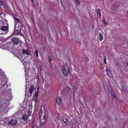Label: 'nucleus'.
<instances>
[{
  "label": "nucleus",
  "mask_w": 128,
  "mask_h": 128,
  "mask_svg": "<svg viewBox=\"0 0 128 128\" xmlns=\"http://www.w3.org/2000/svg\"><path fill=\"white\" fill-rule=\"evenodd\" d=\"M8 32V27L7 26H0V34H7Z\"/></svg>",
  "instance_id": "obj_1"
},
{
  "label": "nucleus",
  "mask_w": 128,
  "mask_h": 128,
  "mask_svg": "<svg viewBox=\"0 0 128 128\" xmlns=\"http://www.w3.org/2000/svg\"><path fill=\"white\" fill-rule=\"evenodd\" d=\"M69 71V68L67 64H64L62 69V72L63 74L66 76L68 74Z\"/></svg>",
  "instance_id": "obj_2"
},
{
  "label": "nucleus",
  "mask_w": 128,
  "mask_h": 128,
  "mask_svg": "<svg viewBox=\"0 0 128 128\" xmlns=\"http://www.w3.org/2000/svg\"><path fill=\"white\" fill-rule=\"evenodd\" d=\"M22 52L23 54L27 55V56L26 57V58L29 56L30 58L32 59V57L33 56L32 54H30V53L28 50H23Z\"/></svg>",
  "instance_id": "obj_3"
},
{
  "label": "nucleus",
  "mask_w": 128,
  "mask_h": 128,
  "mask_svg": "<svg viewBox=\"0 0 128 128\" xmlns=\"http://www.w3.org/2000/svg\"><path fill=\"white\" fill-rule=\"evenodd\" d=\"M17 120L16 119L12 120L8 122V124L12 126L16 125L17 123Z\"/></svg>",
  "instance_id": "obj_4"
},
{
  "label": "nucleus",
  "mask_w": 128,
  "mask_h": 128,
  "mask_svg": "<svg viewBox=\"0 0 128 128\" xmlns=\"http://www.w3.org/2000/svg\"><path fill=\"white\" fill-rule=\"evenodd\" d=\"M11 40L14 44L18 45L19 44V41L16 38H12Z\"/></svg>",
  "instance_id": "obj_5"
},
{
  "label": "nucleus",
  "mask_w": 128,
  "mask_h": 128,
  "mask_svg": "<svg viewBox=\"0 0 128 128\" xmlns=\"http://www.w3.org/2000/svg\"><path fill=\"white\" fill-rule=\"evenodd\" d=\"M106 74L109 77H111L112 76V74L111 71L109 68H107L106 70Z\"/></svg>",
  "instance_id": "obj_6"
},
{
  "label": "nucleus",
  "mask_w": 128,
  "mask_h": 128,
  "mask_svg": "<svg viewBox=\"0 0 128 128\" xmlns=\"http://www.w3.org/2000/svg\"><path fill=\"white\" fill-rule=\"evenodd\" d=\"M56 98L57 104L59 105H60L62 102V100L60 97V96H56Z\"/></svg>",
  "instance_id": "obj_7"
},
{
  "label": "nucleus",
  "mask_w": 128,
  "mask_h": 128,
  "mask_svg": "<svg viewBox=\"0 0 128 128\" xmlns=\"http://www.w3.org/2000/svg\"><path fill=\"white\" fill-rule=\"evenodd\" d=\"M108 92L110 93L111 95L115 99H116V96L114 93V92L112 91L111 90H108Z\"/></svg>",
  "instance_id": "obj_8"
},
{
  "label": "nucleus",
  "mask_w": 128,
  "mask_h": 128,
  "mask_svg": "<svg viewBox=\"0 0 128 128\" xmlns=\"http://www.w3.org/2000/svg\"><path fill=\"white\" fill-rule=\"evenodd\" d=\"M62 120L64 123L65 124H68V119L67 117L64 116L62 118Z\"/></svg>",
  "instance_id": "obj_9"
},
{
  "label": "nucleus",
  "mask_w": 128,
  "mask_h": 128,
  "mask_svg": "<svg viewBox=\"0 0 128 128\" xmlns=\"http://www.w3.org/2000/svg\"><path fill=\"white\" fill-rule=\"evenodd\" d=\"M34 90V86H30V89L29 90V92L30 94L31 95H32V92Z\"/></svg>",
  "instance_id": "obj_10"
},
{
  "label": "nucleus",
  "mask_w": 128,
  "mask_h": 128,
  "mask_svg": "<svg viewBox=\"0 0 128 128\" xmlns=\"http://www.w3.org/2000/svg\"><path fill=\"white\" fill-rule=\"evenodd\" d=\"M28 116H28L27 114H24L22 116V119L24 121L26 120H27Z\"/></svg>",
  "instance_id": "obj_11"
},
{
  "label": "nucleus",
  "mask_w": 128,
  "mask_h": 128,
  "mask_svg": "<svg viewBox=\"0 0 128 128\" xmlns=\"http://www.w3.org/2000/svg\"><path fill=\"white\" fill-rule=\"evenodd\" d=\"M18 58L20 59L21 61H23L24 59L26 58L25 57H24L23 56L19 55L18 56Z\"/></svg>",
  "instance_id": "obj_12"
},
{
  "label": "nucleus",
  "mask_w": 128,
  "mask_h": 128,
  "mask_svg": "<svg viewBox=\"0 0 128 128\" xmlns=\"http://www.w3.org/2000/svg\"><path fill=\"white\" fill-rule=\"evenodd\" d=\"M45 120H42V119L40 120V126H44L45 124Z\"/></svg>",
  "instance_id": "obj_13"
},
{
  "label": "nucleus",
  "mask_w": 128,
  "mask_h": 128,
  "mask_svg": "<svg viewBox=\"0 0 128 128\" xmlns=\"http://www.w3.org/2000/svg\"><path fill=\"white\" fill-rule=\"evenodd\" d=\"M96 12L98 15L100 17H101V13L100 11V9L99 8H98L96 10Z\"/></svg>",
  "instance_id": "obj_14"
},
{
  "label": "nucleus",
  "mask_w": 128,
  "mask_h": 128,
  "mask_svg": "<svg viewBox=\"0 0 128 128\" xmlns=\"http://www.w3.org/2000/svg\"><path fill=\"white\" fill-rule=\"evenodd\" d=\"M99 36L100 41H101L103 39V36L102 34H99Z\"/></svg>",
  "instance_id": "obj_15"
},
{
  "label": "nucleus",
  "mask_w": 128,
  "mask_h": 128,
  "mask_svg": "<svg viewBox=\"0 0 128 128\" xmlns=\"http://www.w3.org/2000/svg\"><path fill=\"white\" fill-rule=\"evenodd\" d=\"M0 80H1V81H2L1 83V84H2V81H4V79L3 78V76L0 75Z\"/></svg>",
  "instance_id": "obj_16"
},
{
  "label": "nucleus",
  "mask_w": 128,
  "mask_h": 128,
  "mask_svg": "<svg viewBox=\"0 0 128 128\" xmlns=\"http://www.w3.org/2000/svg\"><path fill=\"white\" fill-rule=\"evenodd\" d=\"M42 108H43L44 109V106L42 107H41V110H40V113H39V114H42V113H43V110H42Z\"/></svg>",
  "instance_id": "obj_17"
},
{
  "label": "nucleus",
  "mask_w": 128,
  "mask_h": 128,
  "mask_svg": "<svg viewBox=\"0 0 128 128\" xmlns=\"http://www.w3.org/2000/svg\"><path fill=\"white\" fill-rule=\"evenodd\" d=\"M75 2L77 3L78 5H80V3L79 0H75Z\"/></svg>",
  "instance_id": "obj_18"
},
{
  "label": "nucleus",
  "mask_w": 128,
  "mask_h": 128,
  "mask_svg": "<svg viewBox=\"0 0 128 128\" xmlns=\"http://www.w3.org/2000/svg\"><path fill=\"white\" fill-rule=\"evenodd\" d=\"M35 54L36 55V56H37L38 57V51L37 50H36L35 51Z\"/></svg>",
  "instance_id": "obj_19"
},
{
  "label": "nucleus",
  "mask_w": 128,
  "mask_h": 128,
  "mask_svg": "<svg viewBox=\"0 0 128 128\" xmlns=\"http://www.w3.org/2000/svg\"><path fill=\"white\" fill-rule=\"evenodd\" d=\"M14 18L19 23L20 22V20L19 18H17L16 17H14Z\"/></svg>",
  "instance_id": "obj_20"
},
{
  "label": "nucleus",
  "mask_w": 128,
  "mask_h": 128,
  "mask_svg": "<svg viewBox=\"0 0 128 128\" xmlns=\"http://www.w3.org/2000/svg\"><path fill=\"white\" fill-rule=\"evenodd\" d=\"M107 88L109 90H111V87L110 86H107Z\"/></svg>",
  "instance_id": "obj_21"
},
{
  "label": "nucleus",
  "mask_w": 128,
  "mask_h": 128,
  "mask_svg": "<svg viewBox=\"0 0 128 128\" xmlns=\"http://www.w3.org/2000/svg\"><path fill=\"white\" fill-rule=\"evenodd\" d=\"M122 90H124L125 89V86L124 85H123L122 86Z\"/></svg>",
  "instance_id": "obj_22"
},
{
  "label": "nucleus",
  "mask_w": 128,
  "mask_h": 128,
  "mask_svg": "<svg viewBox=\"0 0 128 128\" xmlns=\"http://www.w3.org/2000/svg\"><path fill=\"white\" fill-rule=\"evenodd\" d=\"M15 32L16 34H18L20 32L19 30H16Z\"/></svg>",
  "instance_id": "obj_23"
},
{
  "label": "nucleus",
  "mask_w": 128,
  "mask_h": 128,
  "mask_svg": "<svg viewBox=\"0 0 128 128\" xmlns=\"http://www.w3.org/2000/svg\"><path fill=\"white\" fill-rule=\"evenodd\" d=\"M3 5V3L2 1L1 0H0V6H2Z\"/></svg>",
  "instance_id": "obj_24"
},
{
  "label": "nucleus",
  "mask_w": 128,
  "mask_h": 128,
  "mask_svg": "<svg viewBox=\"0 0 128 128\" xmlns=\"http://www.w3.org/2000/svg\"><path fill=\"white\" fill-rule=\"evenodd\" d=\"M37 98L36 97H35L34 98V102H36L37 100Z\"/></svg>",
  "instance_id": "obj_25"
},
{
  "label": "nucleus",
  "mask_w": 128,
  "mask_h": 128,
  "mask_svg": "<svg viewBox=\"0 0 128 128\" xmlns=\"http://www.w3.org/2000/svg\"><path fill=\"white\" fill-rule=\"evenodd\" d=\"M38 91H37L36 92V94L35 95V96H38Z\"/></svg>",
  "instance_id": "obj_26"
},
{
  "label": "nucleus",
  "mask_w": 128,
  "mask_h": 128,
  "mask_svg": "<svg viewBox=\"0 0 128 128\" xmlns=\"http://www.w3.org/2000/svg\"><path fill=\"white\" fill-rule=\"evenodd\" d=\"M85 60H86V62H88V57H86L85 58Z\"/></svg>",
  "instance_id": "obj_27"
},
{
  "label": "nucleus",
  "mask_w": 128,
  "mask_h": 128,
  "mask_svg": "<svg viewBox=\"0 0 128 128\" xmlns=\"http://www.w3.org/2000/svg\"><path fill=\"white\" fill-rule=\"evenodd\" d=\"M42 118L43 119V120H45L46 118V116H44Z\"/></svg>",
  "instance_id": "obj_28"
},
{
  "label": "nucleus",
  "mask_w": 128,
  "mask_h": 128,
  "mask_svg": "<svg viewBox=\"0 0 128 128\" xmlns=\"http://www.w3.org/2000/svg\"><path fill=\"white\" fill-rule=\"evenodd\" d=\"M106 57L105 56H104V61H106Z\"/></svg>",
  "instance_id": "obj_29"
},
{
  "label": "nucleus",
  "mask_w": 128,
  "mask_h": 128,
  "mask_svg": "<svg viewBox=\"0 0 128 128\" xmlns=\"http://www.w3.org/2000/svg\"><path fill=\"white\" fill-rule=\"evenodd\" d=\"M31 113V112L30 111H29L28 112V115H30V114Z\"/></svg>",
  "instance_id": "obj_30"
},
{
  "label": "nucleus",
  "mask_w": 128,
  "mask_h": 128,
  "mask_svg": "<svg viewBox=\"0 0 128 128\" xmlns=\"http://www.w3.org/2000/svg\"><path fill=\"white\" fill-rule=\"evenodd\" d=\"M104 24H107V23H106V21H104Z\"/></svg>",
  "instance_id": "obj_31"
},
{
  "label": "nucleus",
  "mask_w": 128,
  "mask_h": 128,
  "mask_svg": "<svg viewBox=\"0 0 128 128\" xmlns=\"http://www.w3.org/2000/svg\"><path fill=\"white\" fill-rule=\"evenodd\" d=\"M39 86H38V88H37V91H38V90H39Z\"/></svg>",
  "instance_id": "obj_32"
},
{
  "label": "nucleus",
  "mask_w": 128,
  "mask_h": 128,
  "mask_svg": "<svg viewBox=\"0 0 128 128\" xmlns=\"http://www.w3.org/2000/svg\"><path fill=\"white\" fill-rule=\"evenodd\" d=\"M127 66H128V61H127Z\"/></svg>",
  "instance_id": "obj_33"
},
{
  "label": "nucleus",
  "mask_w": 128,
  "mask_h": 128,
  "mask_svg": "<svg viewBox=\"0 0 128 128\" xmlns=\"http://www.w3.org/2000/svg\"><path fill=\"white\" fill-rule=\"evenodd\" d=\"M26 121V124L28 123V120H27Z\"/></svg>",
  "instance_id": "obj_34"
},
{
  "label": "nucleus",
  "mask_w": 128,
  "mask_h": 128,
  "mask_svg": "<svg viewBox=\"0 0 128 128\" xmlns=\"http://www.w3.org/2000/svg\"><path fill=\"white\" fill-rule=\"evenodd\" d=\"M32 2V3H33V2H34V0H31Z\"/></svg>",
  "instance_id": "obj_35"
},
{
  "label": "nucleus",
  "mask_w": 128,
  "mask_h": 128,
  "mask_svg": "<svg viewBox=\"0 0 128 128\" xmlns=\"http://www.w3.org/2000/svg\"><path fill=\"white\" fill-rule=\"evenodd\" d=\"M104 63H105V64H106V61H104Z\"/></svg>",
  "instance_id": "obj_36"
},
{
  "label": "nucleus",
  "mask_w": 128,
  "mask_h": 128,
  "mask_svg": "<svg viewBox=\"0 0 128 128\" xmlns=\"http://www.w3.org/2000/svg\"><path fill=\"white\" fill-rule=\"evenodd\" d=\"M34 126L33 125L32 126V128H34Z\"/></svg>",
  "instance_id": "obj_37"
},
{
  "label": "nucleus",
  "mask_w": 128,
  "mask_h": 128,
  "mask_svg": "<svg viewBox=\"0 0 128 128\" xmlns=\"http://www.w3.org/2000/svg\"><path fill=\"white\" fill-rule=\"evenodd\" d=\"M49 61H50V57H49Z\"/></svg>",
  "instance_id": "obj_38"
},
{
  "label": "nucleus",
  "mask_w": 128,
  "mask_h": 128,
  "mask_svg": "<svg viewBox=\"0 0 128 128\" xmlns=\"http://www.w3.org/2000/svg\"><path fill=\"white\" fill-rule=\"evenodd\" d=\"M29 61L30 62V59H29Z\"/></svg>",
  "instance_id": "obj_39"
},
{
  "label": "nucleus",
  "mask_w": 128,
  "mask_h": 128,
  "mask_svg": "<svg viewBox=\"0 0 128 128\" xmlns=\"http://www.w3.org/2000/svg\"><path fill=\"white\" fill-rule=\"evenodd\" d=\"M127 14H128V12H127Z\"/></svg>",
  "instance_id": "obj_40"
}]
</instances>
